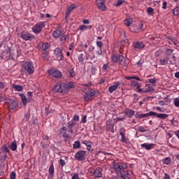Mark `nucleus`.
<instances>
[{
  "label": "nucleus",
  "mask_w": 179,
  "mask_h": 179,
  "mask_svg": "<svg viewBox=\"0 0 179 179\" xmlns=\"http://www.w3.org/2000/svg\"><path fill=\"white\" fill-rule=\"evenodd\" d=\"M127 167L128 166L127 165V163L124 162H115L113 165V168L115 171H117V173H122V171H125Z\"/></svg>",
  "instance_id": "1"
},
{
  "label": "nucleus",
  "mask_w": 179,
  "mask_h": 179,
  "mask_svg": "<svg viewBox=\"0 0 179 179\" xmlns=\"http://www.w3.org/2000/svg\"><path fill=\"white\" fill-rule=\"evenodd\" d=\"M55 92H59L60 93H67L69 91L68 84L59 83L55 86Z\"/></svg>",
  "instance_id": "2"
},
{
  "label": "nucleus",
  "mask_w": 179,
  "mask_h": 179,
  "mask_svg": "<svg viewBox=\"0 0 179 179\" xmlns=\"http://www.w3.org/2000/svg\"><path fill=\"white\" fill-rule=\"evenodd\" d=\"M21 65L22 68H24V69L29 73V75H31V73L34 72V66L31 64V62H24L21 64Z\"/></svg>",
  "instance_id": "3"
},
{
  "label": "nucleus",
  "mask_w": 179,
  "mask_h": 179,
  "mask_svg": "<svg viewBox=\"0 0 179 179\" xmlns=\"http://www.w3.org/2000/svg\"><path fill=\"white\" fill-rule=\"evenodd\" d=\"M45 27V23L43 22H38L32 27V31L35 34H40L43 31V29Z\"/></svg>",
  "instance_id": "4"
},
{
  "label": "nucleus",
  "mask_w": 179,
  "mask_h": 179,
  "mask_svg": "<svg viewBox=\"0 0 179 179\" xmlns=\"http://www.w3.org/2000/svg\"><path fill=\"white\" fill-rule=\"evenodd\" d=\"M21 38L25 41H31V40L36 38V36L26 31H23L21 32Z\"/></svg>",
  "instance_id": "5"
},
{
  "label": "nucleus",
  "mask_w": 179,
  "mask_h": 179,
  "mask_svg": "<svg viewBox=\"0 0 179 179\" xmlns=\"http://www.w3.org/2000/svg\"><path fill=\"white\" fill-rule=\"evenodd\" d=\"M84 100L85 101H90L92 100L93 96H94V91L92 88H89L85 92Z\"/></svg>",
  "instance_id": "6"
},
{
  "label": "nucleus",
  "mask_w": 179,
  "mask_h": 179,
  "mask_svg": "<svg viewBox=\"0 0 179 179\" xmlns=\"http://www.w3.org/2000/svg\"><path fill=\"white\" fill-rule=\"evenodd\" d=\"M6 103L8 110H15V108H17L19 106L17 102L13 99H7Z\"/></svg>",
  "instance_id": "7"
},
{
  "label": "nucleus",
  "mask_w": 179,
  "mask_h": 179,
  "mask_svg": "<svg viewBox=\"0 0 179 179\" xmlns=\"http://www.w3.org/2000/svg\"><path fill=\"white\" fill-rule=\"evenodd\" d=\"M75 158L79 162H83V160H86V151L80 150L76 153Z\"/></svg>",
  "instance_id": "8"
},
{
  "label": "nucleus",
  "mask_w": 179,
  "mask_h": 179,
  "mask_svg": "<svg viewBox=\"0 0 179 179\" xmlns=\"http://www.w3.org/2000/svg\"><path fill=\"white\" fill-rule=\"evenodd\" d=\"M48 73L49 75H50V76H52L53 78H61V76H62V72L55 69L49 70Z\"/></svg>",
  "instance_id": "9"
},
{
  "label": "nucleus",
  "mask_w": 179,
  "mask_h": 179,
  "mask_svg": "<svg viewBox=\"0 0 179 179\" xmlns=\"http://www.w3.org/2000/svg\"><path fill=\"white\" fill-rule=\"evenodd\" d=\"M55 55L57 59V61H62V58H64V55H62V50L59 48H57L55 50Z\"/></svg>",
  "instance_id": "10"
},
{
  "label": "nucleus",
  "mask_w": 179,
  "mask_h": 179,
  "mask_svg": "<svg viewBox=\"0 0 179 179\" xmlns=\"http://www.w3.org/2000/svg\"><path fill=\"white\" fill-rule=\"evenodd\" d=\"M119 64L124 68H128V62L123 55H119Z\"/></svg>",
  "instance_id": "11"
},
{
  "label": "nucleus",
  "mask_w": 179,
  "mask_h": 179,
  "mask_svg": "<svg viewBox=\"0 0 179 179\" xmlns=\"http://www.w3.org/2000/svg\"><path fill=\"white\" fill-rule=\"evenodd\" d=\"M141 148H143L144 149H145V150H152V149L155 148V147L156 146V144H154V143L148 144L145 143L141 144Z\"/></svg>",
  "instance_id": "12"
},
{
  "label": "nucleus",
  "mask_w": 179,
  "mask_h": 179,
  "mask_svg": "<svg viewBox=\"0 0 179 179\" xmlns=\"http://www.w3.org/2000/svg\"><path fill=\"white\" fill-rule=\"evenodd\" d=\"M144 47L145 44L142 42L137 41L133 43V48H134V50H142Z\"/></svg>",
  "instance_id": "13"
},
{
  "label": "nucleus",
  "mask_w": 179,
  "mask_h": 179,
  "mask_svg": "<svg viewBox=\"0 0 179 179\" xmlns=\"http://www.w3.org/2000/svg\"><path fill=\"white\" fill-rule=\"evenodd\" d=\"M96 6L99 9H101V10H106V4L103 0H96Z\"/></svg>",
  "instance_id": "14"
},
{
  "label": "nucleus",
  "mask_w": 179,
  "mask_h": 179,
  "mask_svg": "<svg viewBox=\"0 0 179 179\" xmlns=\"http://www.w3.org/2000/svg\"><path fill=\"white\" fill-rule=\"evenodd\" d=\"M63 34H65V32L62 29H57L53 31V37L55 38H58V37H61Z\"/></svg>",
  "instance_id": "15"
},
{
  "label": "nucleus",
  "mask_w": 179,
  "mask_h": 179,
  "mask_svg": "<svg viewBox=\"0 0 179 179\" xmlns=\"http://www.w3.org/2000/svg\"><path fill=\"white\" fill-rule=\"evenodd\" d=\"M103 176V173L101 172V169L100 168H97L94 170V176L96 178H100Z\"/></svg>",
  "instance_id": "16"
},
{
  "label": "nucleus",
  "mask_w": 179,
  "mask_h": 179,
  "mask_svg": "<svg viewBox=\"0 0 179 179\" xmlns=\"http://www.w3.org/2000/svg\"><path fill=\"white\" fill-rule=\"evenodd\" d=\"M124 113L129 118H132V117H134V115H135V110H134L132 109H128Z\"/></svg>",
  "instance_id": "17"
},
{
  "label": "nucleus",
  "mask_w": 179,
  "mask_h": 179,
  "mask_svg": "<svg viewBox=\"0 0 179 179\" xmlns=\"http://www.w3.org/2000/svg\"><path fill=\"white\" fill-rule=\"evenodd\" d=\"M120 86V83H116L115 84H114L113 85L109 87L108 88V91L110 93H113V92H115L116 89H118V87Z\"/></svg>",
  "instance_id": "18"
},
{
  "label": "nucleus",
  "mask_w": 179,
  "mask_h": 179,
  "mask_svg": "<svg viewBox=\"0 0 179 179\" xmlns=\"http://www.w3.org/2000/svg\"><path fill=\"white\" fill-rule=\"evenodd\" d=\"M76 125V122H74L73 121H71V122H69L68 123V128L69 129V130L68 131V132H71V134H73V130L72 129V128H73V127H75Z\"/></svg>",
  "instance_id": "19"
},
{
  "label": "nucleus",
  "mask_w": 179,
  "mask_h": 179,
  "mask_svg": "<svg viewBox=\"0 0 179 179\" xmlns=\"http://www.w3.org/2000/svg\"><path fill=\"white\" fill-rule=\"evenodd\" d=\"M146 87L147 88L145 90H143L141 93H150V92H153V90H155L153 87L150 85H147Z\"/></svg>",
  "instance_id": "20"
},
{
  "label": "nucleus",
  "mask_w": 179,
  "mask_h": 179,
  "mask_svg": "<svg viewBox=\"0 0 179 179\" xmlns=\"http://www.w3.org/2000/svg\"><path fill=\"white\" fill-rule=\"evenodd\" d=\"M122 179H129L128 176V171L124 170V171L120 172Z\"/></svg>",
  "instance_id": "21"
},
{
  "label": "nucleus",
  "mask_w": 179,
  "mask_h": 179,
  "mask_svg": "<svg viewBox=\"0 0 179 179\" xmlns=\"http://www.w3.org/2000/svg\"><path fill=\"white\" fill-rule=\"evenodd\" d=\"M82 143H83V145H85V146H87V150H92V142L89 141H83Z\"/></svg>",
  "instance_id": "22"
},
{
  "label": "nucleus",
  "mask_w": 179,
  "mask_h": 179,
  "mask_svg": "<svg viewBox=\"0 0 179 179\" xmlns=\"http://www.w3.org/2000/svg\"><path fill=\"white\" fill-rule=\"evenodd\" d=\"M120 135H121L122 138L121 141L122 142H124V143H128V140L127 139V137L125 136V133L122 131L120 132Z\"/></svg>",
  "instance_id": "23"
},
{
  "label": "nucleus",
  "mask_w": 179,
  "mask_h": 179,
  "mask_svg": "<svg viewBox=\"0 0 179 179\" xmlns=\"http://www.w3.org/2000/svg\"><path fill=\"white\" fill-rule=\"evenodd\" d=\"M69 78H75V76H76V72H75V71H73V68H69Z\"/></svg>",
  "instance_id": "24"
},
{
  "label": "nucleus",
  "mask_w": 179,
  "mask_h": 179,
  "mask_svg": "<svg viewBox=\"0 0 179 179\" xmlns=\"http://www.w3.org/2000/svg\"><path fill=\"white\" fill-rule=\"evenodd\" d=\"M168 64L169 65L176 64V57L175 56H173L172 57H169Z\"/></svg>",
  "instance_id": "25"
},
{
  "label": "nucleus",
  "mask_w": 179,
  "mask_h": 179,
  "mask_svg": "<svg viewBox=\"0 0 179 179\" xmlns=\"http://www.w3.org/2000/svg\"><path fill=\"white\" fill-rule=\"evenodd\" d=\"M20 97L22 99V104L23 106H27V98L24 94H20Z\"/></svg>",
  "instance_id": "26"
},
{
  "label": "nucleus",
  "mask_w": 179,
  "mask_h": 179,
  "mask_svg": "<svg viewBox=\"0 0 179 179\" xmlns=\"http://www.w3.org/2000/svg\"><path fill=\"white\" fill-rule=\"evenodd\" d=\"M13 87L16 92H23V87L22 85H13Z\"/></svg>",
  "instance_id": "27"
},
{
  "label": "nucleus",
  "mask_w": 179,
  "mask_h": 179,
  "mask_svg": "<svg viewBox=\"0 0 179 179\" xmlns=\"http://www.w3.org/2000/svg\"><path fill=\"white\" fill-rule=\"evenodd\" d=\"M131 85L133 86H136L137 89H138V91L141 93V92H143V89H141V85H139V83L136 81H133Z\"/></svg>",
  "instance_id": "28"
},
{
  "label": "nucleus",
  "mask_w": 179,
  "mask_h": 179,
  "mask_svg": "<svg viewBox=\"0 0 179 179\" xmlns=\"http://www.w3.org/2000/svg\"><path fill=\"white\" fill-rule=\"evenodd\" d=\"M159 63L161 65H166V64H169V56H166L164 59H161L159 60Z\"/></svg>",
  "instance_id": "29"
},
{
  "label": "nucleus",
  "mask_w": 179,
  "mask_h": 179,
  "mask_svg": "<svg viewBox=\"0 0 179 179\" xmlns=\"http://www.w3.org/2000/svg\"><path fill=\"white\" fill-rule=\"evenodd\" d=\"M10 148L11 150H13V152L17 150V143H16V141H13V143H11Z\"/></svg>",
  "instance_id": "30"
},
{
  "label": "nucleus",
  "mask_w": 179,
  "mask_h": 179,
  "mask_svg": "<svg viewBox=\"0 0 179 179\" xmlns=\"http://www.w3.org/2000/svg\"><path fill=\"white\" fill-rule=\"evenodd\" d=\"M169 117V115L166 113H158L157 115V118H162V120H166Z\"/></svg>",
  "instance_id": "31"
},
{
  "label": "nucleus",
  "mask_w": 179,
  "mask_h": 179,
  "mask_svg": "<svg viewBox=\"0 0 179 179\" xmlns=\"http://www.w3.org/2000/svg\"><path fill=\"white\" fill-rule=\"evenodd\" d=\"M87 29H92V26L81 25L79 27L78 30H80L81 31H85V30H87Z\"/></svg>",
  "instance_id": "32"
},
{
  "label": "nucleus",
  "mask_w": 179,
  "mask_h": 179,
  "mask_svg": "<svg viewBox=\"0 0 179 179\" xmlns=\"http://www.w3.org/2000/svg\"><path fill=\"white\" fill-rule=\"evenodd\" d=\"M4 54L6 55V59H12V58H13V57L12 56V55L10 54V50H8L6 52H4Z\"/></svg>",
  "instance_id": "33"
},
{
  "label": "nucleus",
  "mask_w": 179,
  "mask_h": 179,
  "mask_svg": "<svg viewBox=\"0 0 179 179\" xmlns=\"http://www.w3.org/2000/svg\"><path fill=\"white\" fill-rule=\"evenodd\" d=\"M148 117H149L148 113H141L137 115V118H139L140 120L142 118H148Z\"/></svg>",
  "instance_id": "34"
},
{
  "label": "nucleus",
  "mask_w": 179,
  "mask_h": 179,
  "mask_svg": "<svg viewBox=\"0 0 179 179\" xmlns=\"http://www.w3.org/2000/svg\"><path fill=\"white\" fill-rule=\"evenodd\" d=\"M131 23H132V19L127 18L124 20V24L127 27L131 26Z\"/></svg>",
  "instance_id": "35"
},
{
  "label": "nucleus",
  "mask_w": 179,
  "mask_h": 179,
  "mask_svg": "<svg viewBox=\"0 0 179 179\" xmlns=\"http://www.w3.org/2000/svg\"><path fill=\"white\" fill-rule=\"evenodd\" d=\"M119 56H117L116 55H113L112 56V61L113 62H115V64H117V62H119Z\"/></svg>",
  "instance_id": "36"
},
{
  "label": "nucleus",
  "mask_w": 179,
  "mask_h": 179,
  "mask_svg": "<svg viewBox=\"0 0 179 179\" xmlns=\"http://www.w3.org/2000/svg\"><path fill=\"white\" fill-rule=\"evenodd\" d=\"M80 148V141H77L73 144V149H79Z\"/></svg>",
  "instance_id": "37"
},
{
  "label": "nucleus",
  "mask_w": 179,
  "mask_h": 179,
  "mask_svg": "<svg viewBox=\"0 0 179 179\" xmlns=\"http://www.w3.org/2000/svg\"><path fill=\"white\" fill-rule=\"evenodd\" d=\"M49 174L50 176H52L54 174V164L52 163L49 167Z\"/></svg>",
  "instance_id": "38"
},
{
  "label": "nucleus",
  "mask_w": 179,
  "mask_h": 179,
  "mask_svg": "<svg viewBox=\"0 0 179 179\" xmlns=\"http://www.w3.org/2000/svg\"><path fill=\"white\" fill-rule=\"evenodd\" d=\"M147 12L148 15H155V10L152 7H148L147 8Z\"/></svg>",
  "instance_id": "39"
},
{
  "label": "nucleus",
  "mask_w": 179,
  "mask_h": 179,
  "mask_svg": "<svg viewBox=\"0 0 179 179\" xmlns=\"http://www.w3.org/2000/svg\"><path fill=\"white\" fill-rule=\"evenodd\" d=\"M137 130L138 132H146L148 131L145 127H138Z\"/></svg>",
  "instance_id": "40"
},
{
  "label": "nucleus",
  "mask_w": 179,
  "mask_h": 179,
  "mask_svg": "<svg viewBox=\"0 0 179 179\" xmlns=\"http://www.w3.org/2000/svg\"><path fill=\"white\" fill-rule=\"evenodd\" d=\"M171 163V158L170 157H166L164 159V164L169 165Z\"/></svg>",
  "instance_id": "41"
},
{
  "label": "nucleus",
  "mask_w": 179,
  "mask_h": 179,
  "mask_svg": "<svg viewBox=\"0 0 179 179\" xmlns=\"http://www.w3.org/2000/svg\"><path fill=\"white\" fill-rule=\"evenodd\" d=\"M73 9H76V4H71L70 6H69L67 10L72 12Z\"/></svg>",
  "instance_id": "42"
},
{
  "label": "nucleus",
  "mask_w": 179,
  "mask_h": 179,
  "mask_svg": "<svg viewBox=\"0 0 179 179\" xmlns=\"http://www.w3.org/2000/svg\"><path fill=\"white\" fill-rule=\"evenodd\" d=\"M78 61L79 62H80V64H83V62H85V57H83V54H81L78 56Z\"/></svg>",
  "instance_id": "43"
},
{
  "label": "nucleus",
  "mask_w": 179,
  "mask_h": 179,
  "mask_svg": "<svg viewBox=\"0 0 179 179\" xmlns=\"http://www.w3.org/2000/svg\"><path fill=\"white\" fill-rule=\"evenodd\" d=\"M132 30H133V31H134V33H139V28H138V25H133Z\"/></svg>",
  "instance_id": "44"
},
{
  "label": "nucleus",
  "mask_w": 179,
  "mask_h": 179,
  "mask_svg": "<svg viewBox=\"0 0 179 179\" xmlns=\"http://www.w3.org/2000/svg\"><path fill=\"white\" fill-rule=\"evenodd\" d=\"M42 50H43V51L48 50V43H43L42 44Z\"/></svg>",
  "instance_id": "45"
},
{
  "label": "nucleus",
  "mask_w": 179,
  "mask_h": 179,
  "mask_svg": "<svg viewBox=\"0 0 179 179\" xmlns=\"http://www.w3.org/2000/svg\"><path fill=\"white\" fill-rule=\"evenodd\" d=\"M61 41H66V40H69V36H62L60 37Z\"/></svg>",
  "instance_id": "46"
},
{
  "label": "nucleus",
  "mask_w": 179,
  "mask_h": 179,
  "mask_svg": "<svg viewBox=\"0 0 179 179\" xmlns=\"http://www.w3.org/2000/svg\"><path fill=\"white\" fill-rule=\"evenodd\" d=\"M173 103H174L176 107H179V99L176 98L173 101Z\"/></svg>",
  "instance_id": "47"
},
{
  "label": "nucleus",
  "mask_w": 179,
  "mask_h": 179,
  "mask_svg": "<svg viewBox=\"0 0 179 179\" xmlns=\"http://www.w3.org/2000/svg\"><path fill=\"white\" fill-rule=\"evenodd\" d=\"M148 115V117H152L153 115H155L157 117V113L156 112H153V111H150V113H147Z\"/></svg>",
  "instance_id": "48"
},
{
  "label": "nucleus",
  "mask_w": 179,
  "mask_h": 179,
  "mask_svg": "<svg viewBox=\"0 0 179 179\" xmlns=\"http://www.w3.org/2000/svg\"><path fill=\"white\" fill-rule=\"evenodd\" d=\"M10 179H16V173L15 172H11L10 175Z\"/></svg>",
  "instance_id": "49"
},
{
  "label": "nucleus",
  "mask_w": 179,
  "mask_h": 179,
  "mask_svg": "<svg viewBox=\"0 0 179 179\" xmlns=\"http://www.w3.org/2000/svg\"><path fill=\"white\" fill-rule=\"evenodd\" d=\"M68 87H69V89H73V87H75V83H73V82H71L69 83Z\"/></svg>",
  "instance_id": "50"
},
{
  "label": "nucleus",
  "mask_w": 179,
  "mask_h": 179,
  "mask_svg": "<svg viewBox=\"0 0 179 179\" xmlns=\"http://www.w3.org/2000/svg\"><path fill=\"white\" fill-rule=\"evenodd\" d=\"M87 116L84 115L82 118L81 122H83V124H86V122H87Z\"/></svg>",
  "instance_id": "51"
},
{
  "label": "nucleus",
  "mask_w": 179,
  "mask_h": 179,
  "mask_svg": "<svg viewBox=\"0 0 179 179\" xmlns=\"http://www.w3.org/2000/svg\"><path fill=\"white\" fill-rule=\"evenodd\" d=\"M173 15H175V16H178V15H179V10L178 8L173 9Z\"/></svg>",
  "instance_id": "52"
},
{
  "label": "nucleus",
  "mask_w": 179,
  "mask_h": 179,
  "mask_svg": "<svg viewBox=\"0 0 179 179\" xmlns=\"http://www.w3.org/2000/svg\"><path fill=\"white\" fill-rule=\"evenodd\" d=\"M124 3V1L122 0H118L117 3L115 4V6H121Z\"/></svg>",
  "instance_id": "53"
},
{
  "label": "nucleus",
  "mask_w": 179,
  "mask_h": 179,
  "mask_svg": "<svg viewBox=\"0 0 179 179\" xmlns=\"http://www.w3.org/2000/svg\"><path fill=\"white\" fill-rule=\"evenodd\" d=\"M59 163H60V166H62V167H64V166H65L66 163H65V160L61 159H59Z\"/></svg>",
  "instance_id": "54"
},
{
  "label": "nucleus",
  "mask_w": 179,
  "mask_h": 179,
  "mask_svg": "<svg viewBox=\"0 0 179 179\" xmlns=\"http://www.w3.org/2000/svg\"><path fill=\"white\" fill-rule=\"evenodd\" d=\"M156 82H157L156 78H150V79H149V83H150L155 84V83H156Z\"/></svg>",
  "instance_id": "55"
},
{
  "label": "nucleus",
  "mask_w": 179,
  "mask_h": 179,
  "mask_svg": "<svg viewBox=\"0 0 179 179\" xmlns=\"http://www.w3.org/2000/svg\"><path fill=\"white\" fill-rule=\"evenodd\" d=\"M138 27L139 31H141V30H142V29H143V23L140 22L139 24L138 25Z\"/></svg>",
  "instance_id": "56"
},
{
  "label": "nucleus",
  "mask_w": 179,
  "mask_h": 179,
  "mask_svg": "<svg viewBox=\"0 0 179 179\" xmlns=\"http://www.w3.org/2000/svg\"><path fill=\"white\" fill-rule=\"evenodd\" d=\"M96 45H97V47H99V48L101 49L103 47V43H101V41H96Z\"/></svg>",
  "instance_id": "57"
},
{
  "label": "nucleus",
  "mask_w": 179,
  "mask_h": 179,
  "mask_svg": "<svg viewBox=\"0 0 179 179\" xmlns=\"http://www.w3.org/2000/svg\"><path fill=\"white\" fill-rule=\"evenodd\" d=\"M72 121H73L74 122H75V121H79V116L77 115H75L73 116V119Z\"/></svg>",
  "instance_id": "58"
},
{
  "label": "nucleus",
  "mask_w": 179,
  "mask_h": 179,
  "mask_svg": "<svg viewBox=\"0 0 179 179\" xmlns=\"http://www.w3.org/2000/svg\"><path fill=\"white\" fill-rule=\"evenodd\" d=\"M172 125L177 126V124H178V122L177 120H174V119L171 120Z\"/></svg>",
  "instance_id": "59"
},
{
  "label": "nucleus",
  "mask_w": 179,
  "mask_h": 179,
  "mask_svg": "<svg viewBox=\"0 0 179 179\" xmlns=\"http://www.w3.org/2000/svg\"><path fill=\"white\" fill-rule=\"evenodd\" d=\"M167 8V1H164L162 4V9H166Z\"/></svg>",
  "instance_id": "60"
},
{
  "label": "nucleus",
  "mask_w": 179,
  "mask_h": 179,
  "mask_svg": "<svg viewBox=\"0 0 179 179\" xmlns=\"http://www.w3.org/2000/svg\"><path fill=\"white\" fill-rule=\"evenodd\" d=\"M2 150H3V152H6V153L9 152V150H8V147L6 145H4L2 148Z\"/></svg>",
  "instance_id": "61"
},
{
  "label": "nucleus",
  "mask_w": 179,
  "mask_h": 179,
  "mask_svg": "<svg viewBox=\"0 0 179 179\" xmlns=\"http://www.w3.org/2000/svg\"><path fill=\"white\" fill-rule=\"evenodd\" d=\"M166 52H167V54H169V55H171V54H173V50L172 49H167Z\"/></svg>",
  "instance_id": "62"
},
{
  "label": "nucleus",
  "mask_w": 179,
  "mask_h": 179,
  "mask_svg": "<svg viewBox=\"0 0 179 179\" xmlns=\"http://www.w3.org/2000/svg\"><path fill=\"white\" fill-rule=\"evenodd\" d=\"M5 88V83L3 82H0V89H4Z\"/></svg>",
  "instance_id": "63"
},
{
  "label": "nucleus",
  "mask_w": 179,
  "mask_h": 179,
  "mask_svg": "<svg viewBox=\"0 0 179 179\" xmlns=\"http://www.w3.org/2000/svg\"><path fill=\"white\" fill-rule=\"evenodd\" d=\"M72 179H79V175L75 174L72 176Z\"/></svg>",
  "instance_id": "64"
}]
</instances>
